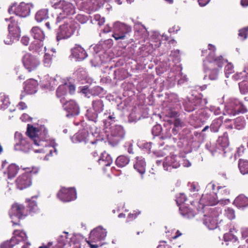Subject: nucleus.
<instances>
[{
  "mask_svg": "<svg viewBox=\"0 0 248 248\" xmlns=\"http://www.w3.org/2000/svg\"><path fill=\"white\" fill-rule=\"evenodd\" d=\"M20 119L21 120V121L22 122H28L29 121H30V120L31 119V117L30 116V115L28 114H26V113H23L21 117H20Z\"/></svg>",
  "mask_w": 248,
  "mask_h": 248,
  "instance_id": "obj_53",
  "label": "nucleus"
},
{
  "mask_svg": "<svg viewBox=\"0 0 248 248\" xmlns=\"http://www.w3.org/2000/svg\"><path fill=\"white\" fill-rule=\"evenodd\" d=\"M46 150L49 152V154L47 155H52L53 153H55L56 154H57V150L55 147H50L46 146Z\"/></svg>",
  "mask_w": 248,
  "mask_h": 248,
  "instance_id": "obj_52",
  "label": "nucleus"
},
{
  "mask_svg": "<svg viewBox=\"0 0 248 248\" xmlns=\"http://www.w3.org/2000/svg\"><path fill=\"white\" fill-rule=\"evenodd\" d=\"M107 232L101 227L99 226L93 230L90 233V238L93 241L104 239Z\"/></svg>",
  "mask_w": 248,
  "mask_h": 248,
  "instance_id": "obj_20",
  "label": "nucleus"
},
{
  "mask_svg": "<svg viewBox=\"0 0 248 248\" xmlns=\"http://www.w3.org/2000/svg\"><path fill=\"white\" fill-rule=\"evenodd\" d=\"M92 105L93 109L98 113H101L104 109V103L100 99L93 100Z\"/></svg>",
  "mask_w": 248,
  "mask_h": 248,
  "instance_id": "obj_27",
  "label": "nucleus"
},
{
  "mask_svg": "<svg viewBox=\"0 0 248 248\" xmlns=\"http://www.w3.org/2000/svg\"><path fill=\"white\" fill-rule=\"evenodd\" d=\"M93 19L97 22V24L100 26L103 25L105 22V18L102 17L99 14L94 15Z\"/></svg>",
  "mask_w": 248,
  "mask_h": 248,
  "instance_id": "obj_43",
  "label": "nucleus"
},
{
  "mask_svg": "<svg viewBox=\"0 0 248 248\" xmlns=\"http://www.w3.org/2000/svg\"><path fill=\"white\" fill-rule=\"evenodd\" d=\"M205 72H209V78L211 80H217L218 77V69L213 67L211 68V70H205L204 69Z\"/></svg>",
  "mask_w": 248,
  "mask_h": 248,
  "instance_id": "obj_38",
  "label": "nucleus"
},
{
  "mask_svg": "<svg viewBox=\"0 0 248 248\" xmlns=\"http://www.w3.org/2000/svg\"><path fill=\"white\" fill-rule=\"evenodd\" d=\"M234 203L238 207H244L248 206V198L243 195L238 196L234 200Z\"/></svg>",
  "mask_w": 248,
  "mask_h": 248,
  "instance_id": "obj_26",
  "label": "nucleus"
},
{
  "mask_svg": "<svg viewBox=\"0 0 248 248\" xmlns=\"http://www.w3.org/2000/svg\"><path fill=\"white\" fill-rule=\"evenodd\" d=\"M228 62L226 59L223 58L222 56L218 57L213 56L211 55L207 56L203 61L204 69L205 70H211V68L217 66L219 68L223 67L224 64Z\"/></svg>",
  "mask_w": 248,
  "mask_h": 248,
  "instance_id": "obj_6",
  "label": "nucleus"
},
{
  "mask_svg": "<svg viewBox=\"0 0 248 248\" xmlns=\"http://www.w3.org/2000/svg\"><path fill=\"white\" fill-rule=\"evenodd\" d=\"M221 212L220 208H212L210 209L209 214L204 216L203 223L209 230H214L217 227V217Z\"/></svg>",
  "mask_w": 248,
  "mask_h": 248,
  "instance_id": "obj_4",
  "label": "nucleus"
},
{
  "mask_svg": "<svg viewBox=\"0 0 248 248\" xmlns=\"http://www.w3.org/2000/svg\"><path fill=\"white\" fill-rule=\"evenodd\" d=\"M98 162L103 166H108L112 163V159L110 156H101L98 159Z\"/></svg>",
  "mask_w": 248,
  "mask_h": 248,
  "instance_id": "obj_37",
  "label": "nucleus"
},
{
  "mask_svg": "<svg viewBox=\"0 0 248 248\" xmlns=\"http://www.w3.org/2000/svg\"><path fill=\"white\" fill-rule=\"evenodd\" d=\"M9 20L10 23L8 25L9 33L11 38L10 40H5L6 44H10L14 40H18L20 36V29L18 26V22L14 17H11Z\"/></svg>",
  "mask_w": 248,
  "mask_h": 248,
  "instance_id": "obj_8",
  "label": "nucleus"
},
{
  "mask_svg": "<svg viewBox=\"0 0 248 248\" xmlns=\"http://www.w3.org/2000/svg\"><path fill=\"white\" fill-rule=\"evenodd\" d=\"M234 127L237 129H241L244 127V121L241 118H237L235 120Z\"/></svg>",
  "mask_w": 248,
  "mask_h": 248,
  "instance_id": "obj_41",
  "label": "nucleus"
},
{
  "mask_svg": "<svg viewBox=\"0 0 248 248\" xmlns=\"http://www.w3.org/2000/svg\"><path fill=\"white\" fill-rule=\"evenodd\" d=\"M19 168L15 164H11L7 169V174L9 178L14 177L17 174Z\"/></svg>",
  "mask_w": 248,
  "mask_h": 248,
  "instance_id": "obj_32",
  "label": "nucleus"
},
{
  "mask_svg": "<svg viewBox=\"0 0 248 248\" xmlns=\"http://www.w3.org/2000/svg\"><path fill=\"white\" fill-rule=\"evenodd\" d=\"M218 193L219 194H221L223 196H227L229 194V190L226 187H218Z\"/></svg>",
  "mask_w": 248,
  "mask_h": 248,
  "instance_id": "obj_46",
  "label": "nucleus"
},
{
  "mask_svg": "<svg viewBox=\"0 0 248 248\" xmlns=\"http://www.w3.org/2000/svg\"><path fill=\"white\" fill-rule=\"evenodd\" d=\"M225 215L229 219H233L235 218V212L234 210L231 208L228 207L225 210Z\"/></svg>",
  "mask_w": 248,
  "mask_h": 248,
  "instance_id": "obj_40",
  "label": "nucleus"
},
{
  "mask_svg": "<svg viewBox=\"0 0 248 248\" xmlns=\"http://www.w3.org/2000/svg\"><path fill=\"white\" fill-rule=\"evenodd\" d=\"M190 190L191 192L198 191L199 190V186L197 184L192 183L190 186Z\"/></svg>",
  "mask_w": 248,
  "mask_h": 248,
  "instance_id": "obj_56",
  "label": "nucleus"
},
{
  "mask_svg": "<svg viewBox=\"0 0 248 248\" xmlns=\"http://www.w3.org/2000/svg\"><path fill=\"white\" fill-rule=\"evenodd\" d=\"M224 72L226 76L228 78L230 74H232L234 72L233 65L231 63H228L225 67Z\"/></svg>",
  "mask_w": 248,
  "mask_h": 248,
  "instance_id": "obj_39",
  "label": "nucleus"
},
{
  "mask_svg": "<svg viewBox=\"0 0 248 248\" xmlns=\"http://www.w3.org/2000/svg\"><path fill=\"white\" fill-rule=\"evenodd\" d=\"M64 109L67 111L69 115H77L79 113V108L76 102L71 100L68 101H65L62 103Z\"/></svg>",
  "mask_w": 248,
  "mask_h": 248,
  "instance_id": "obj_16",
  "label": "nucleus"
},
{
  "mask_svg": "<svg viewBox=\"0 0 248 248\" xmlns=\"http://www.w3.org/2000/svg\"><path fill=\"white\" fill-rule=\"evenodd\" d=\"M68 87L67 84H62L59 86L56 91L57 97L60 99L62 103L65 101V96L67 95Z\"/></svg>",
  "mask_w": 248,
  "mask_h": 248,
  "instance_id": "obj_25",
  "label": "nucleus"
},
{
  "mask_svg": "<svg viewBox=\"0 0 248 248\" xmlns=\"http://www.w3.org/2000/svg\"><path fill=\"white\" fill-rule=\"evenodd\" d=\"M146 162L142 156H137L136 157V163L134 165V168L137 171L143 174L145 171Z\"/></svg>",
  "mask_w": 248,
  "mask_h": 248,
  "instance_id": "obj_24",
  "label": "nucleus"
},
{
  "mask_svg": "<svg viewBox=\"0 0 248 248\" xmlns=\"http://www.w3.org/2000/svg\"><path fill=\"white\" fill-rule=\"evenodd\" d=\"M176 156H167L163 161V167L166 170H170L171 168H177L180 163L176 159Z\"/></svg>",
  "mask_w": 248,
  "mask_h": 248,
  "instance_id": "obj_18",
  "label": "nucleus"
},
{
  "mask_svg": "<svg viewBox=\"0 0 248 248\" xmlns=\"http://www.w3.org/2000/svg\"><path fill=\"white\" fill-rule=\"evenodd\" d=\"M62 13L60 14V16L57 18V22H60L62 18H65L67 16L73 15L75 13V9L74 5L69 2L63 1L62 3Z\"/></svg>",
  "mask_w": 248,
  "mask_h": 248,
  "instance_id": "obj_15",
  "label": "nucleus"
},
{
  "mask_svg": "<svg viewBox=\"0 0 248 248\" xmlns=\"http://www.w3.org/2000/svg\"><path fill=\"white\" fill-rule=\"evenodd\" d=\"M16 144L15 146L16 150H21L25 153L28 152L30 150L31 145L26 138H23L21 133L16 132L15 134Z\"/></svg>",
  "mask_w": 248,
  "mask_h": 248,
  "instance_id": "obj_10",
  "label": "nucleus"
},
{
  "mask_svg": "<svg viewBox=\"0 0 248 248\" xmlns=\"http://www.w3.org/2000/svg\"><path fill=\"white\" fill-rule=\"evenodd\" d=\"M22 62L24 67L29 72L31 71V55L29 53L25 54L23 58Z\"/></svg>",
  "mask_w": 248,
  "mask_h": 248,
  "instance_id": "obj_35",
  "label": "nucleus"
},
{
  "mask_svg": "<svg viewBox=\"0 0 248 248\" xmlns=\"http://www.w3.org/2000/svg\"><path fill=\"white\" fill-rule=\"evenodd\" d=\"M51 56L48 53H46L44 55V62L49 63L51 61Z\"/></svg>",
  "mask_w": 248,
  "mask_h": 248,
  "instance_id": "obj_58",
  "label": "nucleus"
},
{
  "mask_svg": "<svg viewBox=\"0 0 248 248\" xmlns=\"http://www.w3.org/2000/svg\"><path fill=\"white\" fill-rule=\"evenodd\" d=\"M25 207L22 204L17 203L14 204L10 211L9 215L12 218L13 225H18V223H16L14 221V217H17L18 219H22L27 216Z\"/></svg>",
  "mask_w": 248,
  "mask_h": 248,
  "instance_id": "obj_9",
  "label": "nucleus"
},
{
  "mask_svg": "<svg viewBox=\"0 0 248 248\" xmlns=\"http://www.w3.org/2000/svg\"><path fill=\"white\" fill-rule=\"evenodd\" d=\"M246 150V149L243 146H241L237 148L236 154L237 155H242L245 153Z\"/></svg>",
  "mask_w": 248,
  "mask_h": 248,
  "instance_id": "obj_57",
  "label": "nucleus"
},
{
  "mask_svg": "<svg viewBox=\"0 0 248 248\" xmlns=\"http://www.w3.org/2000/svg\"><path fill=\"white\" fill-rule=\"evenodd\" d=\"M48 17V11L46 9H42L37 12L35 15V19L38 22Z\"/></svg>",
  "mask_w": 248,
  "mask_h": 248,
  "instance_id": "obj_31",
  "label": "nucleus"
},
{
  "mask_svg": "<svg viewBox=\"0 0 248 248\" xmlns=\"http://www.w3.org/2000/svg\"><path fill=\"white\" fill-rule=\"evenodd\" d=\"M58 197L62 202H68L76 199L77 193L74 188H62L58 193Z\"/></svg>",
  "mask_w": 248,
  "mask_h": 248,
  "instance_id": "obj_12",
  "label": "nucleus"
},
{
  "mask_svg": "<svg viewBox=\"0 0 248 248\" xmlns=\"http://www.w3.org/2000/svg\"><path fill=\"white\" fill-rule=\"evenodd\" d=\"M40 64V61L38 58H32V70L37 67Z\"/></svg>",
  "mask_w": 248,
  "mask_h": 248,
  "instance_id": "obj_50",
  "label": "nucleus"
},
{
  "mask_svg": "<svg viewBox=\"0 0 248 248\" xmlns=\"http://www.w3.org/2000/svg\"><path fill=\"white\" fill-rule=\"evenodd\" d=\"M31 79L27 80L24 82V89L27 92H30L31 90Z\"/></svg>",
  "mask_w": 248,
  "mask_h": 248,
  "instance_id": "obj_54",
  "label": "nucleus"
},
{
  "mask_svg": "<svg viewBox=\"0 0 248 248\" xmlns=\"http://www.w3.org/2000/svg\"><path fill=\"white\" fill-rule=\"evenodd\" d=\"M87 133L85 131L79 132L75 135V140L77 142H85L88 144L87 146L90 147V145L93 148H96L101 147L103 144V142L101 140H96L94 141L88 142L87 141Z\"/></svg>",
  "mask_w": 248,
  "mask_h": 248,
  "instance_id": "obj_11",
  "label": "nucleus"
},
{
  "mask_svg": "<svg viewBox=\"0 0 248 248\" xmlns=\"http://www.w3.org/2000/svg\"><path fill=\"white\" fill-rule=\"evenodd\" d=\"M30 42V38L27 36H23L21 39L22 43L25 45L27 46Z\"/></svg>",
  "mask_w": 248,
  "mask_h": 248,
  "instance_id": "obj_60",
  "label": "nucleus"
},
{
  "mask_svg": "<svg viewBox=\"0 0 248 248\" xmlns=\"http://www.w3.org/2000/svg\"><path fill=\"white\" fill-rule=\"evenodd\" d=\"M103 116V122L105 129L109 128L111 127L110 125L116 121L115 114L114 112H111L110 110H107L104 113Z\"/></svg>",
  "mask_w": 248,
  "mask_h": 248,
  "instance_id": "obj_19",
  "label": "nucleus"
},
{
  "mask_svg": "<svg viewBox=\"0 0 248 248\" xmlns=\"http://www.w3.org/2000/svg\"><path fill=\"white\" fill-rule=\"evenodd\" d=\"M208 49L209 50L211 51V52L208 54V56L211 55V57L214 56L216 50L215 46L212 44H209L208 46Z\"/></svg>",
  "mask_w": 248,
  "mask_h": 248,
  "instance_id": "obj_48",
  "label": "nucleus"
},
{
  "mask_svg": "<svg viewBox=\"0 0 248 248\" xmlns=\"http://www.w3.org/2000/svg\"><path fill=\"white\" fill-rule=\"evenodd\" d=\"M39 248H53V243L49 242L46 245L43 244V245L40 246Z\"/></svg>",
  "mask_w": 248,
  "mask_h": 248,
  "instance_id": "obj_63",
  "label": "nucleus"
},
{
  "mask_svg": "<svg viewBox=\"0 0 248 248\" xmlns=\"http://www.w3.org/2000/svg\"><path fill=\"white\" fill-rule=\"evenodd\" d=\"M106 133L108 143L112 146L117 145L125 135L123 127L119 125L111 126L108 131L106 130Z\"/></svg>",
  "mask_w": 248,
  "mask_h": 248,
  "instance_id": "obj_1",
  "label": "nucleus"
},
{
  "mask_svg": "<svg viewBox=\"0 0 248 248\" xmlns=\"http://www.w3.org/2000/svg\"><path fill=\"white\" fill-rule=\"evenodd\" d=\"M14 6H11L8 9L9 13L14 12L16 15L20 17H26L30 15V5L29 4H26L24 2H21L14 10Z\"/></svg>",
  "mask_w": 248,
  "mask_h": 248,
  "instance_id": "obj_13",
  "label": "nucleus"
},
{
  "mask_svg": "<svg viewBox=\"0 0 248 248\" xmlns=\"http://www.w3.org/2000/svg\"><path fill=\"white\" fill-rule=\"evenodd\" d=\"M238 35L242 40L246 39L248 35V27L240 30Z\"/></svg>",
  "mask_w": 248,
  "mask_h": 248,
  "instance_id": "obj_44",
  "label": "nucleus"
},
{
  "mask_svg": "<svg viewBox=\"0 0 248 248\" xmlns=\"http://www.w3.org/2000/svg\"><path fill=\"white\" fill-rule=\"evenodd\" d=\"M166 116L169 118H176L179 116V114L177 111L173 110V109H169L168 110Z\"/></svg>",
  "mask_w": 248,
  "mask_h": 248,
  "instance_id": "obj_45",
  "label": "nucleus"
},
{
  "mask_svg": "<svg viewBox=\"0 0 248 248\" xmlns=\"http://www.w3.org/2000/svg\"><path fill=\"white\" fill-rule=\"evenodd\" d=\"M174 125L176 127H182L184 126V123L179 118L176 117L173 122Z\"/></svg>",
  "mask_w": 248,
  "mask_h": 248,
  "instance_id": "obj_47",
  "label": "nucleus"
},
{
  "mask_svg": "<svg viewBox=\"0 0 248 248\" xmlns=\"http://www.w3.org/2000/svg\"><path fill=\"white\" fill-rule=\"evenodd\" d=\"M14 246H12L11 240L10 241H6L2 243L0 246V248H12Z\"/></svg>",
  "mask_w": 248,
  "mask_h": 248,
  "instance_id": "obj_55",
  "label": "nucleus"
},
{
  "mask_svg": "<svg viewBox=\"0 0 248 248\" xmlns=\"http://www.w3.org/2000/svg\"><path fill=\"white\" fill-rule=\"evenodd\" d=\"M26 135L30 139H31V124H28L27 125V129L26 132Z\"/></svg>",
  "mask_w": 248,
  "mask_h": 248,
  "instance_id": "obj_62",
  "label": "nucleus"
},
{
  "mask_svg": "<svg viewBox=\"0 0 248 248\" xmlns=\"http://www.w3.org/2000/svg\"><path fill=\"white\" fill-rule=\"evenodd\" d=\"M14 236L11 239L12 246L18 244L20 241H25L27 239V235L24 232L20 230H16L13 232Z\"/></svg>",
  "mask_w": 248,
  "mask_h": 248,
  "instance_id": "obj_23",
  "label": "nucleus"
},
{
  "mask_svg": "<svg viewBox=\"0 0 248 248\" xmlns=\"http://www.w3.org/2000/svg\"><path fill=\"white\" fill-rule=\"evenodd\" d=\"M217 151V153L220 155L229 153L230 148L229 147V142L226 138L219 139L218 140Z\"/></svg>",
  "mask_w": 248,
  "mask_h": 248,
  "instance_id": "obj_21",
  "label": "nucleus"
},
{
  "mask_svg": "<svg viewBox=\"0 0 248 248\" xmlns=\"http://www.w3.org/2000/svg\"><path fill=\"white\" fill-rule=\"evenodd\" d=\"M88 86H85L82 87L80 92L83 94H85L86 95H87L89 93H90V91L88 89Z\"/></svg>",
  "mask_w": 248,
  "mask_h": 248,
  "instance_id": "obj_61",
  "label": "nucleus"
},
{
  "mask_svg": "<svg viewBox=\"0 0 248 248\" xmlns=\"http://www.w3.org/2000/svg\"><path fill=\"white\" fill-rule=\"evenodd\" d=\"M180 211L184 217L188 218L193 217L196 214L192 210L186 207L180 208Z\"/></svg>",
  "mask_w": 248,
  "mask_h": 248,
  "instance_id": "obj_34",
  "label": "nucleus"
},
{
  "mask_svg": "<svg viewBox=\"0 0 248 248\" xmlns=\"http://www.w3.org/2000/svg\"><path fill=\"white\" fill-rule=\"evenodd\" d=\"M32 36L35 40L32 43V49L34 50L33 53L38 54H40V53L43 54L44 51L43 39L44 38L43 32L40 28L33 27L32 28Z\"/></svg>",
  "mask_w": 248,
  "mask_h": 248,
  "instance_id": "obj_3",
  "label": "nucleus"
},
{
  "mask_svg": "<svg viewBox=\"0 0 248 248\" xmlns=\"http://www.w3.org/2000/svg\"><path fill=\"white\" fill-rule=\"evenodd\" d=\"M238 167L240 172L242 174L248 173V161L240 159L238 163Z\"/></svg>",
  "mask_w": 248,
  "mask_h": 248,
  "instance_id": "obj_29",
  "label": "nucleus"
},
{
  "mask_svg": "<svg viewBox=\"0 0 248 248\" xmlns=\"http://www.w3.org/2000/svg\"><path fill=\"white\" fill-rule=\"evenodd\" d=\"M86 115L89 120L95 121L98 117V113L95 111L92 112L91 110L88 109L87 110Z\"/></svg>",
  "mask_w": 248,
  "mask_h": 248,
  "instance_id": "obj_42",
  "label": "nucleus"
},
{
  "mask_svg": "<svg viewBox=\"0 0 248 248\" xmlns=\"http://www.w3.org/2000/svg\"><path fill=\"white\" fill-rule=\"evenodd\" d=\"M161 130V126L159 124L154 126L152 129V132L153 134L157 135L159 134Z\"/></svg>",
  "mask_w": 248,
  "mask_h": 248,
  "instance_id": "obj_51",
  "label": "nucleus"
},
{
  "mask_svg": "<svg viewBox=\"0 0 248 248\" xmlns=\"http://www.w3.org/2000/svg\"><path fill=\"white\" fill-rule=\"evenodd\" d=\"M131 31V28L124 24L115 23L113 27L112 37L116 40L124 39L126 38V34Z\"/></svg>",
  "mask_w": 248,
  "mask_h": 248,
  "instance_id": "obj_7",
  "label": "nucleus"
},
{
  "mask_svg": "<svg viewBox=\"0 0 248 248\" xmlns=\"http://www.w3.org/2000/svg\"><path fill=\"white\" fill-rule=\"evenodd\" d=\"M68 89H69L70 94H73L75 91V86L73 84L67 85Z\"/></svg>",
  "mask_w": 248,
  "mask_h": 248,
  "instance_id": "obj_64",
  "label": "nucleus"
},
{
  "mask_svg": "<svg viewBox=\"0 0 248 248\" xmlns=\"http://www.w3.org/2000/svg\"><path fill=\"white\" fill-rule=\"evenodd\" d=\"M222 121L220 119H215L213 121L210 126L212 132H217L222 125Z\"/></svg>",
  "mask_w": 248,
  "mask_h": 248,
  "instance_id": "obj_36",
  "label": "nucleus"
},
{
  "mask_svg": "<svg viewBox=\"0 0 248 248\" xmlns=\"http://www.w3.org/2000/svg\"><path fill=\"white\" fill-rule=\"evenodd\" d=\"M32 93L37 92V88L38 86V83L37 80L32 78Z\"/></svg>",
  "mask_w": 248,
  "mask_h": 248,
  "instance_id": "obj_49",
  "label": "nucleus"
},
{
  "mask_svg": "<svg viewBox=\"0 0 248 248\" xmlns=\"http://www.w3.org/2000/svg\"><path fill=\"white\" fill-rule=\"evenodd\" d=\"M76 30L75 22L71 19H68L63 24L60 26L57 34V40L67 39L74 34Z\"/></svg>",
  "mask_w": 248,
  "mask_h": 248,
  "instance_id": "obj_2",
  "label": "nucleus"
},
{
  "mask_svg": "<svg viewBox=\"0 0 248 248\" xmlns=\"http://www.w3.org/2000/svg\"><path fill=\"white\" fill-rule=\"evenodd\" d=\"M72 54L73 57L78 61L83 60L87 56L85 50L79 45H76L75 47L72 49Z\"/></svg>",
  "mask_w": 248,
  "mask_h": 248,
  "instance_id": "obj_22",
  "label": "nucleus"
},
{
  "mask_svg": "<svg viewBox=\"0 0 248 248\" xmlns=\"http://www.w3.org/2000/svg\"><path fill=\"white\" fill-rule=\"evenodd\" d=\"M186 197L184 194H180L179 197L177 198L178 201L181 203H184L186 201Z\"/></svg>",
  "mask_w": 248,
  "mask_h": 248,
  "instance_id": "obj_59",
  "label": "nucleus"
},
{
  "mask_svg": "<svg viewBox=\"0 0 248 248\" xmlns=\"http://www.w3.org/2000/svg\"><path fill=\"white\" fill-rule=\"evenodd\" d=\"M226 111L230 115L235 116L247 111L246 107L238 99H231L226 106Z\"/></svg>",
  "mask_w": 248,
  "mask_h": 248,
  "instance_id": "obj_5",
  "label": "nucleus"
},
{
  "mask_svg": "<svg viewBox=\"0 0 248 248\" xmlns=\"http://www.w3.org/2000/svg\"><path fill=\"white\" fill-rule=\"evenodd\" d=\"M42 134L41 126L35 127L32 125V141H33L34 145L38 147H43L42 142L43 140L41 139Z\"/></svg>",
  "mask_w": 248,
  "mask_h": 248,
  "instance_id": "obj_17",
  "label": "nucleus"
},
{
  "mask_svg": "<svg viewBox=\"0 0 248 248\" xmlns=\"http://www.w3.org/2000/svg\"><path fill=\"white\" fill-rule=\"evenodd\" d=\"M236 232L235 229L231 228L230 229V232L228 233H226L224 234V240L226 242H236L237 241V237L235 235V233Z\"/></svg>",
  "mask_w": 248,
  "mask_h": 248,
  "instance_id": "obj_28",
  "label": "nucleus"
},
{
  "mask_svg": "<svg viewBox=\"0 0 248 248\" xmlns=\"http://www.w3.org/2000/svg\"><path fill=\"white\" fill-rule=\"evenodd\" d=\"M68 236V233L64 232H63L62 234L59 237L58 242L61 245L60 247H62L71 241V238H69Z\"/></svg>",
  "mask_w": 248,
  "mask_h": 248,
  "instance_id": "obj_30",
  "label": "nucleus"
},
{
  "mask_svg": "<svg viewBox=\"0 0 248 248\" xmlns=\"http://www.w3.org/2000/svg\"><path fill=\"white\" fill-rule=\"evenodd\" d=\"M129 162V159L126 156H118L116 159V165L120 167H123Z\"/></svg>",
  "mask_w": 248,
  "mask_h": 248,
  "instance_id": "obj_33",
  "label": "nucleus"
},
{
  "mask_svg": "<svg viewBox=\"0 0 248 248\" xmlns=\"http://www.w3.org/2000/svg\"><path fill=\"white\" fill-rule=\"evenodd\" d=\"M31 183V171L26 172L20 175L16 180L18 189L22 190L29 187Z\"/></svg>",
  "mask_w": 248,
  "mask_h": 248,
  "instance_id": "obj_14",
  "label": "nucleus"
}]
</instances>
